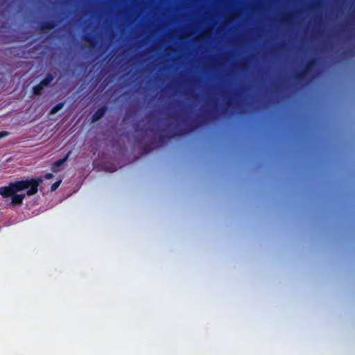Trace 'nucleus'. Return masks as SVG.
Wrapping results in <instances>:
<instances>
[{
	"mask_svg": "<svg viewBox=\"0 0 355 355\" xmlns=\"http://www.w3.org/2000/svg\"><path fill=\"white\" fill-rule=\"evenodd\" d=\"M42 182V177L12 182L8 186L0 187V195L4 198L11 197L10 205L12 206H19L22 205L26 195L17 194V193L27 189V196L35 195L37 193L38 187Z\"/></svg>",
	"mask_w": 355,
	"mask_h": 355,
	"instance_id": "nucleus-1",
	"label": "nucleus"
},
{
	"mask_svg": "<svg viewBox=\"0 0 355 355\" xmlns=\"http://www.w3.org/2000/svg\"><path fill=\"white\" fill-rule=\"evenodd\" d=\"M107 110L106 105H103L97 109L92 116V122H96L104 116Z\"/></svg>",
	"mask_w": 355,
	"mask_h": 355,
	"instance_id": "nucleus-2",
	"label": "nucleus"
},
{
	"mask_svg": "<svg viewBox=\"0 0 355 355\" xmlns=\"http://www.w3.org/2000/svg\"><path fill=\"white\" fill-rule=\"evenodd\" d=\"M57 24L55 20H49L42 21L40 24V28L41 31H44L46 29H53L56 26Z\"/></svg>",
	"mask_w": 355,
	"mask_h": 355,
	"instance_id": "nucleus-3",
	"label": "nucleus"
},
{
	"mask_svg": "<svg viewBox=\"0 0 355 355\" xmlns=\"http://www.w3.org/2000/svg\"><path fill=\"white\" fill-rule=\"evenodd\" d=\"M70 153H71V151H69L64 157L58 159L53 162V167H52L53 171L55 172L56 171L55 168L60 167L68 159V157H69Z\"/></svg>",
	"mask_w": 355,
	"mask_h": 355,
	"instance_id": "nucleus-4",
	"label": "nucleus"
},
{
	"mask_svg": "<svg viewBox=\"0 0 355 355\" xmlns=\"http://www.w3.org/2000/svg\"><path fill=\"white\" fill-rule=\"evenodd\" d=\"M308 73L302 69L297 72H295L293 75V78L296 80H303Z\"/></svg>",
	"mask_w": 355,
	"mask_h": 355,
	"instance_id": "nucleus-5",
	"label": "nucleus"
},
{
	"mask_svg": "<svg viewBox=\"0 0 355 355\" xmlns=\"http://www.w3.org/2000/svg\"><path fill=\"white\" fill-rule=\"evenodd\" d=\"M53 79V75L52 73H49L46 74V77L42 80H41L40 83L44 87H47L51 83Z\"/></svg>",
	"mask_w": 355,
	"mask_h": 355,
	"instance_id": "nucleus-6",
	"label": "nucleus"
},
{
	"mask_svg": "<svg viewBox=\"0 0 355 355\" xmlns=\"http://www.w3.org/2000/svg\"><path fill=\"white\" fill-rule=\"evenodd\" d=\"M44 86L41 85L40 83L39 84L36 85L33 87V93L35 96H39L42 94V92L43 90Z\"/></svg>",
	"mask_w": 355,
	"mask_h": 355,
	"instance_id": "nucleus-7",
	"label": "nucleus"
},
{
	"mask_svg": "<svg viewBox=\"0 0 355 355\" xmlns=\"http://www.w3.org/2000/svg\"><path fill=\"white\" fill-rule=\"evenodd\" d=\"M64 101L57 103L55 106H53L51 108L50 113L52 114H56L59 110H60L64 107Z\"/></svg>",
	"mask_w": 355,
	"mask_h": 355,
	"instance_id": "nucleus-8",
	"label": "nucleus"
},
{
	"mask_svg": "<svg viewBox=\"0 0 355 355\" xmlns=\"http://www.w3.org/2000/svg\"><path fill=\"white\" fill-rule=\"evenodd\" d=\"M292 17L293 15L291 12L285 13L282 18V21L284 22H288L292 19Z\"/></svg>",
	"mask_w": 355,
	"mask_h": 355,
	"instance_id": "nucleus-9",
	"label": "nucleus"
},
{
	"mask_svg": "<svg viewBox=\"0 0 355 355\" xmlns=\"http://www.w3.org/2000/svg\"><path fill=\"white\" fill-rule=\"evenodd\" d=\"M85 40L87 41V42H89L90 43H93L95 40V37L90 34V33H87L85 35Z\"/></svg>",
	"mask_w": 355,
	"mask_h": 355,
	"instance_id": "nucleus-10",
	"label": "nucleus"
},
{
	"mask_svg": "<svg viewBox=\"0 0 355 355\" xmlns=\"http://www.w3.org/2000/svg\"><path fill=\"white\" fill-rule=\"evenodd\" d=\"M61 182H62V180H58V181H56L55 182H54V183L51 185V191H55V190L58 188V187L60 185Z\"/></svg>",
	"mask_w": 355,
	"mask_h": 355,
	"instance_id": "nucleus-11",
	"label": "nucleus"
},
{
	"mask_svg": "<svg viewBox=\"0 0 355 355\" xmlns=\"http://www.w3.org/2000/svg\"><path fill=\"white\" fill-rule=\"evenodd\" d=\"M312 67L310 66L309 64L306 63L304 67H303V69L309 74L311 70L312 69Z\"/></svg>",
	"mask_w": 355,
	"mask_h": 355,
	"instance_id": "nucleus-12",
	"label": "nucleus"
},
{
	"mask_svg": "<svg viewBox=\"0 0 355 355\" xmlns=\"http://www.w3.org/2000/svg\"><path fill=\"white\" fill-rule=\"evenodd\" d=\"M315 62H316V59L315 58H312L309 59L306 63L313 67L315 65Z\"/></svg>",
	"mask_w": 355,
	"mask_h": 355,
	"instance_id": "nucleus-13",
	"label": "nucleus"
},
{
	"mask_svg": "<svg viewBox=\"0 0 355 355\" xmlns=\"http://www.w3.org/2000/svg\"><path fill=\"white\" fill-rule=\"evenodd\" d=\"M9 135V132L7 131H0V139L7 137Z\"/></svg>",
	"mask_w": 355,
	"mask_h": 355,
	"instance_id": "nucleus-14",
	"label": "nucleus"
},
{
	"mask_svg": "<svg viewBox=\"0 0 355 355\" xmlns=\"http://www.w3.org/2000/svg\"><path fill=\"white\" fill-rule=\"evenodd\" d=\"M153 149V147L146 146L144 148V153H149L150 151H151Z\"/></svg>",
	"mask_w": 355,
	"mask_h": 355,
	"instance_id": "nucleus-15",
	"label": "nucleus"
},
{
	"mask_svg": "<svg viewBox=\"0 0 355 355\" xmlns=\"http://www.w3.org/2000/svg\"><path fill=\"white\" fill-rule=\"evenodd\" d=\"M53 178V175L51 173H47L44 175V178L46 180H50Z\"/></svg>",
	"mask_w": 355,
	"mask_h": 355,
	"instance_id": "nucleus-16",
	"label": "nucleus"
},
{
	"mask_svg": "<svg viewBox=\"0 0 355 355\" xmlns=\"http://www.w3.org/2000/svg\"><path fill=\"white\" fill-rule=\"evenodd\" d=\"M200 124V123H197V124H196L195 125L192 126V128H191L190 131H192L195 128H198Z\"/></svg>",
	"mask_w": 355,
	"mask_h": 355,
	"instance_id": "nucleus-17",
	"label": "nucleus"
},
{
	"mask_svg": "<svg viewBox=\"0 0 355 355\" xmlns=\"http://www.w3.org/2000/svg\"><path fill=\"white\" fill-rule=\"evenodd\" d=\"M320 4V2L319 1H317V2H315L312 4L313 7L315 8V7H318Z\"/></svg>",
	"mask_w": 355,
	"mask_h": 355,
	"instance_id": "nucleus-18",
	"label": "nucleus"
},
{
	"mask_svg": "<svg viewBox=\"0 0 355 355\" xmlns=\"http://www.w3.org/2000/svg\"><path fill=\"white\" fill-rule=\"evenodd\" d=\"M177 135H178V134H177L176 132H174V133L171 134V135L169 136V137H170V138H171V137H175V136H177Z\"/></svg>",
	"mask_w": 355,
	"mask_h": 355,
	"instance_id": "nucleus-19",
	"label": "nucleus"
},
{
	"mask_svg": "<svg viewBox=\"0 0 355 355\" xmlns=\"http://www.w3.org/2000/svg\"><path fill=\"white\" fill-rule=\"evenodd\" d=\"M172 117H173V118H174V119H176V120H177V119H178V114H173V115L172 116Z\"/></svg>",
	"mask_w": 355,
	"mask_h": 355,
	"instance_id": "nucleus-20",
	"label": "nucleus"
},
{
	"mask_svg": "<svg viewBox=\"0 0 355 355\" xmlns=\"http://www.w3.org/2000/svg\"><path fill=\"white\" fill-rule=\"evenodd\" d=\"M229 103H230V101L228 100V101L226 102V103H225V104H226V105L227 106V105H229Z\"/></svg>",
	"mask_w": 355,
	"mask_h": 355,
	"instance_id": "nucleus-21",
	"label": "nucleus"
}]
</instances>
